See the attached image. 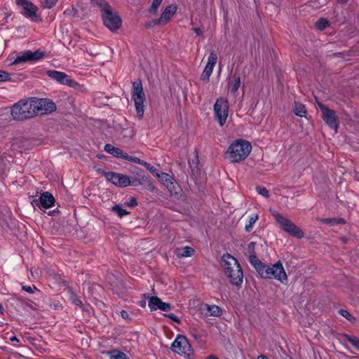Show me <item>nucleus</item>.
Segmentation results:
<instances>
[{"mask_svg":"<svg viewBox=\"0 0 359 359\" xmlns=\"http://www.w3.org/2000/svg\"><path fill=\"white\" fill-rule=\"evenodd\" d=\"M252 151L251 144L243 139L233 141L225 153V158L231 163H239L245 160Z\"/></svg>","mask_w":359,"mask_h":359,"instance_id":"obj_1","label":"nucleus"},{"mask_svg":"<svg viewBox=\"0 0 359 359\" xmlns=\"http://www.w3.org/2000/svg\"><path fill=\"white\" fill-rule=\"evenodd\" d=\"M223 267L225 275L232 285H241L243 280V273L237 259L229 254L222 257Z\"/></svg>","mask_w":359,"mask_h":359,"instance_id":"obj_2","label":"nucleus"},{"mask_svg":"<svg viewBox=\"0 0 359 359\" xmlns=\"http://www.w3.org/2000/svg\"><path fill=\"white\" fill-rule=\"evenodd\" d=\"M93 3L101 8L104 25L111 31L118 29L121 25V20L116 13L114 12L109 4L103 0H92Z\"/></svg>","mask_w":359,"mask_h":359,"instance_id":"obj_3","label":"nucleus"},{"mask_svg":"<svg viewBox=\"0 0 359 359\" xmlns=\"http://www.w3.org/2000/svg\"><path fill=\"white\" fill-rule=\"evenodd\" d=\"M259 276L263 278H274L285 285H287L288 282L286 272L280 261L271 265L265 264Z\"/></svg>","mask_w":359,"mask_h":359,"instance_id":"obj_4","label":"nucleus"},{"mask_svg":"<svg viewBox=\"0 0 359 359\" xmlns=\"http://www.w3.org/2000/svg\"><path fill=\"white\" fill-rule=\"evenodd\" d=\"M133 86L132 97L135 103L137 116L140 119L142 118L144 112L145 95L143 92L142 82L140 80L134 81Z\"/></svg>","mask_w":359,"mask_h":359,"instance_id":"obj_5","label":"nucleus"},{"mask_svg":"<svg viewBox=\"0 0 359 359\" xmlns=\"http://www.w3.org/2000/svg\"><path fill=\"white\" fill-rule=\"evenodd\" d=\"M271 212L276 222L282 229L298 238H302L304 237V232L293 222L284 217L277 211L273 210Z\"/></svg>","mask_w":359,"mask_h":359,"instance_id":"obj_6","label":"nucleus"},{"mask_svg":"<svg viewBox=\"0 0 359 359\" xmlns=\"http://www.w3.org/2000/svg\"><path fill=\"white\" fill-rule=\"evenodd\" d=\"M171 349L176 353L191 358L194 352L188 339L183 335H178L172 344Z\"/></svg>","mask_w":359,"mask_h":359,"instance_id":"obj_7","label":"nucleus"},{"mask_svg":"<svg viewBox=\"0 0 359 359\" xmlns=\"http://www.w3.org/2000/svg\"><path fill=\"white\" fill-rule=\"evenodd\" d=\"M11 114L13 119L22 121L32 118L31 110L28 100H20L14 104L11 109Z\"/></svg>","mask_w":359,"mask_h":359,"instance_id":"obj_8","label":"nucleus"},{"mask_svg":"<svg viewBox=\"0 0 359 359\" xmlns=\"http://www.w3.org/2000/svg\"><path fill=\"white\" fill-rule=\"evenodd\" d=\"M229 102L226 99L220 97L214 104V113L216 119L221 126L226 123L229 115Z\"/></svg>","mask_w":359,"mask_h":359,"instance_id":"obj_9","label":"nucleus"},{"mask_svg":"<svg viewBox=\"0 0 359 359\" xmlns=\"http://www.w3.org/2000/svg\"><path fill=\"white\" fill-rule=\"evenodd\" d=\"M318 105L321 111L323 121L331 129H333L337 133L339 122L335 111L321 103H318Z\"/></svg>","mask_w":359,"mask_h":359,"instance_id":"obj_10","label":"nucleus"},{"mask_svg":"<svg viewBox=\"0 0 359 359\" xmlns=\"http://www.w3.org/2000/svg\"><path fill=\"white\" fill-rule=\"evenodd\" d=\"M45 55V53L37 50L36 51L26 50L19 53L15 60L11 62V65H17L21 62H36Z\"/></svg>","mask_w":359,"mask_h":359,"instance_id":"obj_11","label":"nucleus"},{"mask_svg":"<svg viewBox=\"0 0 359 359\" xmlns=\"http://www.w3.org/2000/svg\"><path fill=\"white\" fill-rule=\"evenodd\" d=\"M107 180L118 187H126L131 184L129 176L114 172H103Z\"/></svg>","mask_w":359,"mask_h":359,"instance_id":"obj_12","label":"nucleus"},{"mask_svg":"<svg viewBox=\"0 0 359 359\" xmlns=\"http://www.w3.org/2000/svg\"><path fill=\"white\" fill-rule=\"evenodd\" d=\"M217 61V55L214 50H211L208 57L206 65L201 75V79L205 82H208L213 69Z\"/></svg>","mask_w":359,"mask_h":359,"instance_id":"obj_13","label":"nucleus"},{"mask_svg":"<svg viewBox=\"0 0 359 359\" xmlns=\"http://www.w3.org/2000/svg\"><path fill=\"white\" fill-rule=\"evenodd\" d=\"M47 75L51 79L68 86H74L75 82L73 81L69 76L65 72L56 71V70H48Z\"/></svg>","mask_w":359,"mask_h":359,"instance_id":"obj_14","label":"nucleus"},{"mask_svg":"<svg viewBox=\"0 0 359 359\" xmlns=\"http://www.w3.org/2000/svg\"><path fill=\"white\" fill-rule=\"evenodd\" d=\"M18 6L22 8V13L27 18L34 19L36 18L38 8L27 0H15Z\"/></svg>","mask_w":359,"mask_h":359,"instance_id":"obj_15","label":"nucleus"},{"mask_svg":"<svg viewBox=\"0 0 359 359\" xmlns=\"http://www.w3.org/2000/svg\"><path fill=\"white\" fill-rule=\"evenodd\" d=\"M156 177L163 184L170 194H177V186L174 179L169 174L159 172Z\"/></svg>","mask_w":359,"mask_h":359,"instance_id":"obj_16","label":"nucleus"},{"mask_svg":"<svg viewBox=\"0 0 359 359\" xmlns=\"http://www.w3.org/2000/svg\"><path fill=\"white\" fill-rule=\"evenodd\" d=\"M33 203L39 208L48 209L54 205L55 198L50 193L44 192L40 196L39 200L33 201Z\"/></svg>","mask_w":359,"mask_h":359,"instance_id":"obj_17","label":"nucleus"},{"mask_svg":"<svg viewBox=\"0 0 359 359\" xmlns=\"http://www.w3.org/2000/svg\"><path fill=\"white\" fill-rule=\"evenodd\" d=\"M177 10L176 4H170L165 8L161 17L155 21L157 25H165L175 14Z\"/></svg>","mask_w":359,"mask_h":359,"instance_id":"obj_18","label":"nucleus"},{"mask_svg":"<svg viewBox=\"0 0 359 359\" xmlns=\"http://www.w3.org/2000/svg\"><path fill=\"white\" fill-rule=\"evenodd\" d=\"M148 305L151 311L160 309L163 311H169L171 309L170 304L162 302L157 297H152L149 299Z\"/></svg>","mask_w":359,"mask_h":359,"instance_id":"obj_19","label":"nucleus"},{"mask_svg":"<svg viewBox=\"0 0 359 359\" xmlns=\"http://www.w3.org/2000/svg\"><path fill=\"white\" fill-rule=\"evenodd\" d=\"M200 310L205 316H220L222 313V309L216 305L202 304Z\"/></svg>","mask_w":359,"mask_h":359,"instance_id":"obj_20","label":"nucleus"},{"mask_svg":"<svg viewBox=\"0 0 359 359\" xmlns=\"http://www.w3.org/2000/svg\"><path fill=\"white\" fill-rule=\"evenodd\" d=\"M29 109L31 110L32 117L38 114H44L43 109L42 99H31L29 100Z\"/></svg>","mask_w":359,"mask_h":359,"instance_id":"obj_21","label":"nucleus"},{"mask_svg":"<svg viewBox=\"0 0 359 359\" xmlns=\"http://www.w3.org/2000/svg\"><path fill=\"white\" fill-rule=\"evenodd\" d=\"M194 249L189 247L185 246L183 248H179L175 250V255L179 258H184V257H191L194 254Z\"/></svg>","mask_w":359,"mask_h":359,"instance_id":"obj_22","label":"nucleus"},{"mask_svg":"<svg viewBox=\"0 0 359 359\" xmlns=\"http://www.w3.org/2000/svg\"><path fill=\"white\" fill-rule=\"evenodd\" d=\"M104 151L108 154H110L112 156L120 158H123L126 154V152L122 151L121 149L116 147L110 144H107L104 146Z\"/></svg>","mask_w":359,"mask_h":359,"instance_id":"obj_23","label":"nucleus"},{"mask_svg":"<svg viewBox=\"0 0 359 359\" xmlns=\"http://www.w3.org/2000/svg\"><path fill=\"white\" fill-rule=\"evenodd\" d=\"M249 260H250V264L254 266V268L258 273V274L260 275V273L264 269L265 264L262 263L259 260V259L255 255H250Z\"/></svg>","mask_w":359,"mask_h":359,"instance_id":"obj_24","label":"nucleus"},{"mask_svg":"<svg viewBox=\"0 0 359 359\" xmlns=\"http://www.w3.org/2000/svg\"><path fill=\"white\" fill-rule=\"evenodd\" d=\"M42 102L43 114H49L56 109V105L53 101L48 99H42Z\"/></svg>","mask_w":359,"mask_h":359,"instance_id":"obj_25","label":"nucleus"},{"mask_svg":"<svg viewBox=\"0 0 359 359\" xmlns=\"http://www.w3.org/2000/svg\"><path fill=\"white\" fill-rule=\"evenodd\" d=\"M107 355L109 359H128L126 354L118 350H112L107 353Z\"/></svg>","mask_w":359,"mask_h":359,"instance_id":"obj_26","label":"nucleus"},{"mask_svg":"<svg viewBox=\"0 0 359 359\" xmlns=\"http://www.w3.org/2000/svg\"><path fill=\"white\" fill-rule=\"evenodd\" d=\"M294 113L297 116H305L306 114L305 106L302 103L296 102L294 108Z\"/></svg>","mask_w":359,"mask_h":359,"instance_id":"obj_27","label":"nucleus"},{"mask_svg":"<svg viewBox=\"0 0 359 359\" xmlns=\"http://www.w3.org/2000/svg\"><path fill=\"white\" fill-rule=\"evenodd\" d=\"M111 211L116 213L119 217H123L128 214L130 212L123 209L122 205H116L111 208Z\"/></svg>","mask_w":359,"mask_h":359,"instance_id":"obj_28","label":"nucleus"},{"mask_svg":"<svg viewBox=\"0 0 359 359\" xmlns=\"http://www.w3.org/2000/svg\"><path fill=\"white\" fill-rule=\"evenodd\" d=\"M258 218L259 217L257 214H253L250 216L248 221L249 223L246 224L245 227L246 231L250 232L252 229L253 224L257 222Z\"/></svg>","mask_w":359,"mask_h":359,"instance_id":"obj_29","label":"nucleus"},{"mask_svg":"<svg viewBox=\"0 0 359 359\" xmlns=\"http://www.w3.org/2000/svg\"><path fill=\"white\" fill-rule=\"evenodd\" d=\"M316 26L319 30H323L329 26V22L325 18H320L316 22Z\"/></svg>","mask_w":359,"mask_h":359,"instance_id":"obj_30","label":"nucleus"},{"mask_svg":"<svg viewBox=\"0 0 359 359\" xmlns=\"http://www.w3.org/2000/svg\"><path fill=\"white\" fill-rule=\"evenodd\" d=\"M346 338L357 350H359V339L358 337L346 335Z\"/></svg>","mask_w":359,"mask_h":359,"instance_id":"obj_31","label":"nucleus"},{"mask_svg":"<svg viewBox=\"0 0 359 359\" xmlns=\"http://www.w3.org/2000/svg\"><path fill=\"white\" fill-rule=\"evenodd\" d=\"M163 0H153L151 8H149L150 13H156L161 4Z\"/></svg>","mask_w":359,"mask_h":359,"instance_id":"obj_32","label":"nucleus"},{"mask_svg":"<svg viewBox=\"0 0 359 359\" xmlns=\"http://www.w3.org/2000/svg\"><path fill=\"white\" fill-rule=\"evenodd\" d=\"M123 159L127 160V161H128L130 162L136 163L140 164V165H142V163H144V161H142L139 158L129 156L126 153L125 154Z\"/></svg>","mask_w":359,"mask_h":359,"instance_id":"obj_33","label":"nucleus"},{"mask_svg":"<svg viewBox=\"0 0 359 359\" xmlns=\"http://www.w3.org/2000/svg\"><path fill=\"white\" fill-rule=\"evenodd\" d=\"M142 165L144 166L148 170L150 171L151 174H153L156 177L159 172V171L156 168H154L153 165H151L150 163L146 161H144Z\"/></svg>","mask_w":359,"mask_h":359,"instance_id":"obj_34","label":"nucleus"},{"mask_svg":"<svg viewBox=\"0 0 359 359\" xmlns=\"http://www.w3.org/2000/svg\"><path fill=\"white\" fill-rule=\"evenodd\" d=\"M241 81L240 77H238V76L236 77L234 82L231 88V91L232 93L235 94L238 91V88L241 86Z\"/></svg>","mask_w":359,"mask_h":359,"instance_id":"obj_35","label":"nucleus"},{"mask_svg":"<svg viewBox=\"0 0 359 359\" xmlns=\"http://www.w3.org/2000/svg\"><path fill=\"white\" fill-rule=\"evenodd\" d=\"M58 0H41V4L43 8H50L53 7Z\"/></svg>","mask_w":359,"mask_h":359,"instance_id":"obj_36","label":"nucleus"},{"mask_svg":"<svg viewBox=\"0 0 359 359\" xmlns=\"http://www.w3.org/2000/svg\"><path fill=\"white\" fill-rule=\"evenodd\" d=\"M257 193L265 198H269V191L265 187H257L256 188Z\"/></svg>","mask_w":359,"mask_h":359,"instance_id":"obj_37","label":"nucleus"},{"mask_svg":"<svg viewBox=\"0 0 359 359\" xmlns=\"http://www.w3.org/2000/svg\"><path fill=\"white\" fill-rule=\"evenodd\" d=\"M339 313L349 321H353L354 318L352 317V316L349 313L348 311L341 309L339 311Z\"/></svg>","mask_w":359,"mask_h":359,"instance_id":"obj_38","label":"nucleus"},{"mask_svg":"<svg viewBox=\"0 0 359 359\" xmlns=\"http://www.w3.org/2000/svg\"><path fill=\"white\" fill-rule=\"evenodd\" d=\"M22 289L29 293V294H33L35 291H37V288L34 286V285H32V286H30V285H23L22 287Z\"/></svg>","mask_w":359,"mask_h":359,"instance_id":"obj_39","label":"nucleus"},{"mask_svg":"<svg viewBox=\"0 0 359 359\" xmlns=\"http://www.w3.org/2000/svg\"><path fill=\"white\" fill-rule=\"evenodd\" d=\"M9 79V74L4 71L0 70V82L8 81Z\"/></svg>","mask_w":359,"mask_h":359,"instance_id":"obj_40","label":"nucleus"},{"mask_svg":"<svg viewBox=\"0 0 359 359\" xmlns=\"http://www.w3.org/2000/svg\"><path fill=\"white\" fill-rule=\"evenodd\" d=\"M125 205L128 207L133 208L137 205V202L135 198H130L129 201L125 203Z\"/></svg>","mask_w":359,"mask_h":359,"instance_id":"obj_41","label":"nucleus"},{"mask_svg":"<svg viewBox=\"0 0 359 359\" xmlns=\"http://www.w3.org/2000/svg\"><path fill=\"white\" fill-rule=\"evenodd\" d=\"M165 316L175 322H179L178 318L174 313L166 314Z\"/></svg>","mask_w":359,"mask_h":359,"instance_id":"obj_42","label":"nucleus"},{"mask_svg":"<svg viewBox=\"0 0 359 359\" xmlns=\"http://www.w3.org/2000/svg\"><path fill=\"white\" fill-rule=\"evenodd\" d=\"M193 31L196 33L197 36H201L203 34V32L200 28L195 27L193 29Z\"/></svg>","mask_w":359,"mask_h":359,"instance_id":"obj_43","label":"nucleus"},{"mask_svg":"<svg viewBox=\"0 0 359 359\" xmlns=\"http://www.w3.org/2000/svg\"><path fill=\"white\" fill-rule=\"evenodd\" d=\"M121 315L122 316L123 318H128V313L126 311H122L121 312Z\"/></svg>","mask_w":359,"mask_h":359,"instance_id":"obj_44","label":"nucleus"},{"mask_svg":"<svg viewBox=\"0 0 359 359\" xmlns=\"http://www.w3.org/2000/svg\"><path fill=\"white\" fill-rule=\"evenodd\" d=\"M332 222H336V219H323V222L325 224H331Z\"/></svg>","mask_w":359,"mask_h":359,"instance_id":"obj_45","label":"nucleus"},{"mask_svg":"<svg viewBox=\"0 0 359 359\" xmlns=\"http://www.w3.org/2000/svg\"><path fill=\"white\" fill-rule=\"evenodd\" d=\"M74 304H76V306H81L82 305V302L80 299H74Z\"/></svg>","mask_w":359,"mask_h":359,"instance_id":"obj_46","label":"nucleus"},{"mask_svg":"<svg viewBox=\"0 0 359 359\" xmlns=\"http://www.w3.org/2000/svg\"><path fill=\"white\" fill-rule=\"evenodd\" d=\"M10 340H11V341H13V342H18V343L20 341V340H19V339H18L15 336H12V337H10Z\"/></svg>","mask_w":359,"mask_h":359,"instance_id":"obj_47","label":"nucleus"},{"mask_svg":"<svg viewBox=\"0 0 359 359\" xmlns=\"http://www.w3.org/2000/svg\"><path fill=\"white\" fill-rule=\"evenodd\" d=\"M205 359H218V358L213 355H210L206 357Z\"/></svg>","mask_w":359,"mask_h":359,"instance_id":"obj_48","label":"nucleus"},{"mask_svg":"<svg viewBox=\"0 0 359 359\" xmlns=\"http://www.w3.org/2000/svg\"><path fill=\"white\" fill-rule=\"evenodd\" d=\"M257 359H269V358L264 355H258Z\"/></svg>","mask_w":359,"mask_h":359,"instance_id":"obj_49","label":"nucleus"},{"mask_svg":"<svg viewBox=\"0 0 359 359\" xmlns=\"http://www.w3.org/2000/svg\"><path fill=\"white\" fill-rule=\"evenodd\" d=\"M3 311H4V308H3L2 305L0 304V313H3Z\"/></svg>","mask_w":359,"mask_h":359,"instance_id":"obj_50","label":"nucleus"},{"mask_svg":"<svg viewBox=\"0 0 359 359\" xmlns=\"http://www.w3.org/2000/svg\"><path fill=\"white\" fill-rule=\"evenodd\" d=\"M344 219H339L337 223H344Z\"/></svg>","mask_w":359,"mask_h":359,"instance_id":"obj_51","label":"nucleus"},{"mask_svg":"<svg viewBox=\"0 0 359 359\" xmlns=\"http://www.w3.org/2000/svg\"><path fill=\"white\" fill-rule=\"evenodd\" d=\"M339 1L341 2V3H344L346 2L347 0H338Z\"/></svg>","mask_w":359,"mask_h":359,"instance_id":"obj_52","label":"nucleus"}]
</instances>
